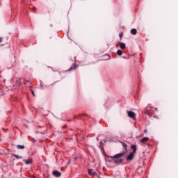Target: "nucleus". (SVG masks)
Masks as SVG:
<instances>
[{"label": "nucleus", "mask_w": 178, "mask_h": 178, "mask_svg": "<svg viewBox=\"0 0 178 178\" xmlns=\"http://www.w3.org/2000/svg\"><path fill=\"white\" fill-rule=\"evenodd\" d=\"M125 152H122L121 153L117 154L114 156H110L108 158H111V159H114L115 163H122L123 162V159H120L122 158V156H124Z\"/></svg>", "instance_id": "1"}, {"label": "nucleus", "mask_w": 178, "mask_h": 178, "mask_svg": "<svg viewBox=\"0 0 178 178\" xmlns=\"http://www.w3.org/2000/svg\"><path fill=\"white\" fill-rule=\"evenodd\" d=\"M127 113L129 118H131V119L136 120V115L134 112L127 111Z\"/></svg>", "instance_id": "2"}, {"label": "nucleus", "mask_w": 178, "mask_h": 178, "mask_svg": "<svg viewBox=\"0 0 178 178\" xmlns=\"http://www.w3.org/2000/svg\"><path fill=\"white\" fill-rule=\"evenodd\" d=\"M133 158H134V153L131 152L129 155L127 157V162H130V161H133Z\"/></svg>", "instance_id": "3"}, {"label": "nucleus", "mask_w": 178, "mask_h": 178, "mask_svg": "<svg viewBox=\"0 0 178 178\" xmlns=\"http://www.w3.org/2000/svg\"><path fill=\"white\" fill-rule=\"evenodd\" d=\"M88 175H90V176H97V175H98V174L95 171H94V170L89 169Z\"/></svg>", "instance_id": "4"}, {"label": "nucleus", "mask_w": 178, "mask_h": 178, "mask_svg": "<svg viewBox=\"0 0 178 178\" xmlns=\"http://www.w3.org/2000/svg\"><path fill=\"white\" fill-rule=\"evenodd\" d=\"M149 140V138L145 137L140 140V143H142V144H145L146 143H148Z\"/></svg>", "instance_id": "5"}, {"label": "nucleus", "mask_w": 178, "mask_h": 178, "mask_svg": "<svg viewBox=\"0 0 178 178\" xmlns=\"http://www.w3.org/2000/svg\"><path fill=\"white\" fill-rule=\"evenodd\" d=\"M53 175L54 176H56V177H60V176L62 175V174L60 172H58V170L54 171Z\"/></svg>", "instance_id": "6"}, {"label": "nucleus", "mask_w": 178, "mask_h": 178, "mask_svg": "<svg viewBox=\"0 0 178 178\" xmlns=\"http://www.w3.org/2000/svg\"><path fill=\"white\" fill-rule=\"evenodd\" d=\"M131 149H133L132 154H136V152H137V147L136 146V145H131Z\"/></svg>", "instance_id": "7"}, {"label": "nucleus", "mask_w": 178, "mask_h": 178, "mask_svg": "<svg viewBox=\"0 0 178 178\" xmlns=\"http://www.w3.org/2000/svg\"><path fill=\"white\" fill-rule=\"evenodd\" d=\"M118 44H120V49H124L126 48V44L120 42H118Z\"/></svg>", "instance_id": "8"}, {"label": "nucleus", "mask_w": 178, "mask_h": 178, "mask_svg": "<svg viewBox=\"0 0 178 178\" xmlns=\"http://www.w3.org/2000/svg\"><path fill=\"white\" fill-rule=\"evenodd\" d=\"M76 67H77V65L74 64L72 65V66L68 70L69 72H72V70H74V69H76Z\"/></svg>", "instance_id": "9"}, {"label": "nucleus", "mask_w": 178, "mask_h": 178, "mask_svg": "<svg viewBox=\"0 0 178 178\" xmlns=\"http://www.w3.org/2000/svg\"><path fill=\"white\" fill-rule=\"evenodd\" d=\"M131 33L133 34V35H136V34H137V29H132L131 30Z\"/></svg>", "instance_id": "10"}, {"label": "nucleus", "mask_w": 178, "mask_h": 178, "mask_svg": "<svg viewBox=\"0 0 178 178\" xmlns=\"http://www.w3.org/2000/svg\"><path fill=\"white\" fill-rule=\"evenodd\" d=\"M25 147L24 145H17V149H24Z\"/></svg>", "instance_id": "11"}, {"label": "nucleus", "mask_w": 178, "mask_h": 178, "mask_svg": "<svg viewBox=\"0 0 178 178\" xmlns=\"http://www.w3.org/2000/svg\"><path fill=\"white\" fill-rule=\"evenodd\" d=\"M25 163L26 165H31V163H33V160L32 159L26 160Z\"/></svg>", "instance_id": "12"}, {"label": "nucleus", "mask_w": 178, "mask_h": 178, "mask_svg": "<svg viewBox=\"0 0 178 178\" xmlns=\"http://www.w3.org/2000/svg\"><path fill=\"white\" fill-rule=\"evenodd\" d=\"M117 54L119 56H122V55H123V51H122V50L120 49H118L117 51Z\"/></svg>", "instance_id": "13"}, {"label": "nucleus", "mask_w": 178, "mask_h": 178, "mask_svg": "<svg viewBox=\"0 0 178 178\" xmlns=\"http://www.w3.org/2000/svg\"><path fill=\"white\" fill-rule=\"evenodd\" d=\"M122 147H124L125 151H127V144H126L125 143L122 142Z\"/></svg>", "instance_id": "14"}, {"label": "nucleus", "mask_w": 178, "mask_h": 178, "mask_svg": "<svg viewBox=\"0 0 178 178\" xmlns=\"http://www.w3.org/2000/svg\"><path fill=\"white\" fill-rule=\"evenodd\" d=\"M13 156H14L15 158H16V159H22L23 157L19 156V155H16V154H13Z\"/></svg>", "instance_id": "15"}, {"label": "nucleus", "mask_w": 178, "mask_h": 178, "mask_svg": "<svg viewBox=\"0 0 178 178\" xmlns=\"http://www.w3.org/2000/svg\"><path fill=\"white\" fill-rule=\"evenodd\" d=\"M22 79H18V80H17V86H20L21 84H22Z\"/></svg>", "instance_id": "16"}, {"label": "nucleus", "mask_w": 178, "mask_h": 178, "mask_svg": "<svg viewBox=\"0 0 178 178\" xmlns=\"http://www.w3.org/2000/svg\"><path fill=\"white\" fill-rule=\"evenodd\" d=\"M145 113L146 115H148V113H149V111L148 110H146V111H145Z\"/></svg>", "instance_id": "17"}, {"label": "nucleus", "mask_w": 178, "mask_h": 178, "mask_svg": "<svg viewBox=\"0 0 178 178\" xmlns=\"http://www.w3.org/2000/svg\"><path fill=\"white\" fill-rule=\"evenodd\" d=\"M119 35H120V38H122V37H123V33H120L119 34Z\"/></svg>", "instance_id": "18"}, {"label": "nucleus", "mask_w": 178, "mask_h": 178, "mask_svg": "<svg viewBox=\"0 0 178 178\" xmlns=\"http://www.w3.org/2000/svg\"><path fill=\"white\" fill-rule=\"evenodd\" d=\"M66 127H67V126L63 125V126L61 127V129H66Z\"/></svg>", "instance_id": "19"}, {"label": "nucleus", "mask_w": 178, "mask_h": 178, "mask_svg": "<svg viewBox=\"0 0 178 178\" xmlns=\"http://www.w3.org/2000/svg\"><path fill=\"white\" fill-rule=\"evenodd\" d=\"M31 92H32L33 97H35V94L34 93V91H33V90H31Z\"/></svg>", "instance_id": "20"}, {"label": "nucleus", "mask_w": 178, "mask_h": 178, "mask_svg": "<svg viewBox=\"0 0 178 178\" xmlns=\"http://www.w3.org/2000/svg\"><path fill=\"white\" fill-rule=\"evenodd\" d=\"M0 42H2V38H0Z\"/></svg>", "instance_id": "21"}, {"label": "nucleus", "mask_w": 178, "mask_h": 178, "mask_svg": "<svg viewBox=\"0 0 178 178\" xmlns=\"http://www.w3.org/2000/svg\"><path fill=\"white\" fill-rule=\"evenodd\" d=\"M144 133H147V129H145V130L144 131Z\"/></svg>", "instance_id": "22"}, {"label": "nucleus", "mask_w": 178, "mask_h": 178, "mask_svg": "<svg viewBox=\"0 0 178 178\" xmlns=\"http://www.w3.org/2000/svg\"><path fill=\"white\" fill-rule=\"evenodd\" d=\"M98 178H101V177L99 176Z\"/></svg>", "instance_id": "23"}]
</instances>
